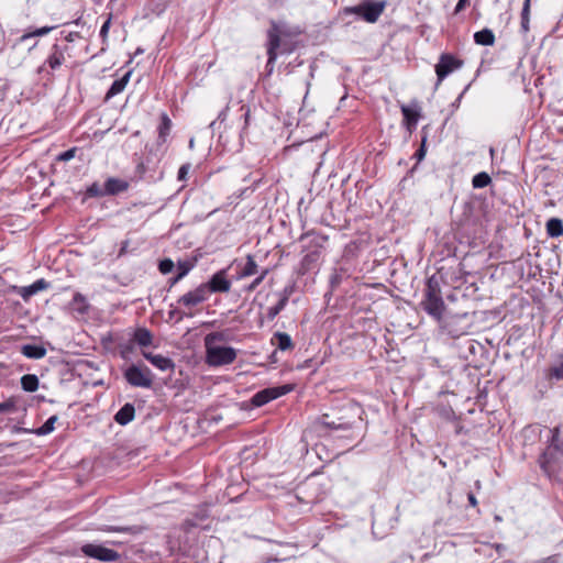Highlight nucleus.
Here are the masks:
<instances>
[{"label": "nucleus", "mask_w": 563, "mask_h": 563, "mask_svg": "<svg viewBox=\"0 0 563 563\" xmlns=\"http://www.w3.org/2000/svg\"><path fill=\"white\" fill-rule=\"evenodd\" d=\"M467 499H468V503H470L471 506L475 507L477 505L476 497L474 496L473 493H470L467 495Z\"/></svg>", "instance_id": "nucleus-49"}, {"label": "nucleus", "mask_w": 563, "mask_h": 563, "mask_svg": "<svg viewBox=\"0 0 563 563\" xmlns=\"http://www.w3.org/2000/svg\"><path fill=\"white\" fill-rule=\"evenodd\" d=\"M267 57H269V56L267 55ZM274 66H275V63L269 64V58H267L266 68H267L269 74L273 71Z\"/></svg>", "instance_id": "nucleus-54"}, {"label": "nucleus", "mask_w": 563, "mask_h": 563, "mask_svg": "<svg viewBox=\"0 0 563 563\" xmlns=\"http://www.w3.org/2000/svg\"><path fill=\"white\" fill-rule=\"evenodd\" d=\"M490 181V176L485 172H481L473 177L472 185L474 188L479 189L488 186Z\"/></svg>", "instance_id": "nucleus-31"}, {"label": "nucleus", "mask_w": 563, "mask_h": 563, "mask_svg": "<svg viewBox=\"0 0 563 563\" xmlns=\"http://www.w3.org/2000/svg\"><path fill=\"white\" fill-rule=\"evenodd\" d=\"M170 128H172V121L167 117V114L164 113L162 115V122H161V124L158 126V139L162 142H165L166 136L169 134Z\"/></svg>", "instance_id": "nucleus-30"}, {"label": "nucleus", "mask_w": 563, "mask_h": 563, "mask_svg": "<svg viewBox=\"0 0 563 563\" xmlns=\"http://www.w3.org/2000/svg\"><path fill=\"white\" fill-rule=\"evenodd\" d=\"M547 232L551 238H558L563 235V222L561 219L551 218L547 222Z\"/></svg>", "instance_id": "nucleus-28"}, {"label": "nucleus", "mask_w": 563, "mask_h": 563, "mask_svg": "<svg viewBox=\"0 0 563 563\" xmlns=\"http://www.w3.org/2000/svg\"><path fill=\"white\" fill-rule=\"evenodd\" d=\"M128 246H129V241H124L122 243V246H121L120 252H119L120 256L123 255L126 252Z\"/></svg>", "instance_id": "nucleus-51"}, {"label": "nucleus", "mask_w": 563, "mask_h": 563, "mask_svg": "<svg viewBox=\"0 0 563 563\" xmlns=\"http://www.w3.org/2000/svg\"><path fill=\"white\" fill-rule=\"evenodd\" d=\"M15 446V443L14 442H11V443H0V452H4L7 449H10V448H14Z\"/></svg>", "instance_id": "nucleus-48"}, {"label": "nucleus", "mask_w": 563, "mask_h": 563, "mask_svg": "<svg viewBox=\"0 0 563 563\" xmlns=\"http://www.w3.org/2000/svg\"><path fill=\"white\" fill-rule=\"evenodd\" d=\"M40 385L38 377L35 374H25L21 377V387L24 391L33 393Z\"/></svg>", "instance_id": "nucleus-26"}, {"label": "nucleus", "mask_w": 563, "mask_h": 563, "mask_svg": "<svg viewBox=\"0 0 563 563\" xmlns=\"http://www.w3.org/2000/svg\"><path fill=\"white\" fill-rule=\"evenodd\" d=\"M69 49L68 45L53 44L45 62L37 68V74L46 73L49 76L53 75L54 71L58 70L66 63Z\"/></svg>", "instance_id": "nucleus-6"}, {"label": "nucleus", "mask_w": 563, "mask_h": 563, "mask_svg": "<svg viewBox=\"0 0 563 563\" xmlns=\"http://www.w3.org/2000/svg\"><path fill=\"white\" fill-rule=\"evenodd\" d=\"M228 111H229V107H225V108H224V109H223V110L218 114L217 120H214V121H212V122L210 123V128H211V129H214L218 122H220V123H221V122H224V121H225V119H227V117H228Z\"/></svg>", "instance_id": "nucleus-41"}, {"label": "nucleus", "mask_w": 563, "mask_h": 563, "mask_svg": "<svg viewBox=\"0 0 563 563\" xmlns=\"http://www.w3.org/2000/svg\"><path fill=\"white\" fill-rule=\"evenodd\" d=\"M48 287L49 283L41 278L29 286H13L12 289L15 294L20 295L24 301H27L32 296Z\"/></svg>", "instance_id": "nucleus-14"}, {"label": "nucleus", "mask_w": 563, "mask_h": 563, "mask_svg": "<svg viewBox=\"0 0 563 563\" xmlns=\"http://www.w3.org/2000/svg\"><path fill=\"white\" fill-rule=\"evenodd\" d=\"M463 62L461 59L455 58L451 54H442L439 58L438 64L435 65V73L438 77L437 86L442 82V80L448 77L454 70L461 68Z\"/></svg>", "instance_id": "nucleus-10"}, {"label": "nucleus", "mask_w": 563, "mask_h": 563, "mask_svg": "<svg viewBox=\"0 0 563 563\" xmlns=\"http://www.w3.org/2000/svg\"><path fill=\"white\" fill-rule=\"evenodd\" d=\"M342 415L335 417L334 415L324 413L319 418L318 427L320 429L330 430H345L353 426V419H362L364 410L354 401H349L342 407Z\"/></svg>", "instance_id": "nucleus-3"}, {"label": "nucleus", "mask_w": 563, "mask_h": 563, "mask_svg": "<svg viewBox=\"0 0 563 563\" xmlns=\"http://www.w3.org/2000/svg\"><path fill=\"white\" fill-rule=\"evenodd\" d=\"M16 409V401L14 398H9L3 402H0V415L5 412H12Z\"/></svg>", "instance_id": "nucleus-35"}, {"label": "nucleus", "mask_w": 563, "mask_h": 563, "mask_svg": "<svg viewBox=\"0 0 563 563\" xmlns=\"http://www.w3.org/2000/svg\"><path fill=\"white\" fill-rule=\"evenodd\" d=\"M128 183L119 178H108L104 183V189L107 195H117L128 189Z\"/></svg>", "instance_id": "nucleus-20"}, {"label": "nucleus", "mask_w": 563, "mask_h": 563, "mask_svg": "<svg viewBox=\"0 0 563 563\" xmlns=\"http://www.w3.org/2000/svg\"><path fill=\"white\" fill-rule=\"evenodd\" d=\"M292 286H286L279 294V298H285V302H288L290 295L292 294Z\"/></svg>", "instance_id": "nucleus-44"}, {"label": "nucleus", "mask_w": 563, "mask_h": 563, "mask_svg": "<svg viewBox=\"0 0 563 563\" xmlns=\"http://www.w3.org/2000/svg\"><path fill=\"white\" fill-rule=\"evenodd\" d=\"M80 20L81 19L79 18V19L75 20L73 23L76 24V25H79L80 24Z\"/></svg>", "instance_id": "nucleus-59"}, {"label": "nucleus", "mask_w": 563, "mask_h": 563, "mask_svg": "<svg viewBox=\"0 0 563 563\" xmlns=\"http://www.w3.org/2000/svg\"><path fill=\"white\" fill-rule=\"evenodd\" d=\"M75 153H76V148L73 147V148H69L63 153H60L58 156H57V159L60 161V162H68L70 161L71 158L75 157Z\"/></svg>", "instance_id": "nucleus-40"}, {"label": "nucleus", "mask_w": 563, "mask_h": 563, "mask_svg": "<svg viewBox=\"0 0 563 563\" xmlns=\"http://www.w3.org/2000/svg\"><path fill=\"white\" fill-rule=\"evenodd\" d=\"M261 271L252 255L246 256V262L241 269V277H250L258 274Z\"/></svg>", "instance_id": "nucleus-27"}, {"label": "nucleus", "mask_w": 563, "mask_h": 563, "mask_svg": "<svg viewBox=\"0 0 563 563\" xmlns=\"http://www.w3.org/2000/svg\"><path fill=\"white\" fill-rule=\"evenodd\" d=\"M292 387L290 385L264 388L253 395V397L251 398V404L254 407H262L268 404L269 401L290 393Z\"/></svg>", "instance_id": "nucleus-9"}, {"label": "nucleus", "mask_w": 563, "mask_h": 563, "mask_svg": "<svg viewBox=\"0 0 563 563\" xmlns=\"http://www.w3.org/2000/svg\"><path fill=\"white\" fill-rule=\"evenodd\" d=\"M474 41L478 45L492 46L495 43V35L492 30L483 29L474 34Z\"/></svg>", "instance_id": "nucleus-24"}, {"label": "nucleus", "mask_w": 563, "mask_h": 563, "mask_svg": "<svg viewBox=\"0 0 563 563\" xmlns=\"http://www.w3.org/2000/svg\"><path fill=\"white\" fill-rule=\"evenodd\" d=\"M111 25V14L108 16V19L104 21L100 29V37L102 38V43L106 44L108 40V33Z\"/></svg>", "instance_id": "nucleus-38"}, {"label": "nucleus", "mask_w": 563, "mask_h": 563, "mask_svg": "<svg viewBox=\"0 0 563 563\" xmlns=\"http://www.w3.org/2000/svg\"><path fill=\"white\" fill-rule=\"evenodd\" d=\"M124 378L133 387L151 388L153 376L151 369L143 365H131L124 372Z\"/></svg>", "instance_id": "nucleus-7"}, {"label": "nucleus", "mask_w": 563, "mask_h": 563, "mask_svg": "<svg viewBox=\"0 0 563 563\" xmlns=\"http://www.w3.org/2000/svg\"><path fill=\"white\" fill-rule=\"evenodd\" d=\"M243 115H244L245 124H247L249 118H250V109L249 108L246 109V111Z\"/></svg>", "instance_id": "nucleus-55"}, {"label": "nucleus", "mask_w": 563, "mask_h": 563, "mask_svg": "<svg viewBox=\"0 0 563 563\" xmlns=\"http://www.w3.org/2000/svg\"><path fill=\"white\" fill-rule=\"evenodd\" d=\"M81 551L86 556L97 559L101 562H114L120 558L118 552L100 544H85L81 547Z\"/></svg>", "instance_id": "nucleus-11"}, {"label": "nucleus", "mask_w": 563, "mask_h": 563, "mask_svg": "<svg viewBox=\"0 0 563 563\" xmlns=\"http://www.w3.org/2000/svg\"><path fill=\"white\" fill-rule=\"evenodd\" d=\"M268 272V268L261 269L260 275L251 283L247 289L251 291L256 289L258 285L264 280V278L267 276Z\"/></svg>", "instance_id": "nucleus-37"}, {"label": "nucleus", "mask_w": 563, "mask_h": 563, "mask_svg": "<svg viewBox=\"0 0 563 563\" xmlns=\"http://www.w3.org/2000/svg\"><path fill=\"white\" fill-rule=\"evenodd\" d=\"M421 307L430 317L437 321H441L445 305L438 283H434L432 279L428 280Z\"/></svg>", "instance_id": "nucleus-5"}, {"label": "nucleus", "mask_w": 563, "mask_h": 563, "mask_svg": "<svg viewBox=\"0 0 563 563\" xmlns=\"http://www.w3.org/2000/svg\"><path fill=\"white\" fill-rule=\"evenodd\" d=\"M470 0H459L455 9H454V12L455 13H459L461 12L467 4H468Z\"/></svg>", "instance_id": "nucleus-46"}, {"label": "nucleus", "mask_w": 563, "mask_h": 563, "mask_svg": "<svg viewBox=\"0 0 563 563\" xmlns=\"http://www.w3.org/2000/svg\"><path fill=\"white\" fill-rule=\"evenodd\" d=\"M142 355L156 368L163 372H173L175 368V363L172 358L166 357L161 354H153L151 352L143 351Z\"/></svg>", "instance_id": "nucleus-15"}, {"label": "nucleus", "mask_w": 563, "mask_h": 563, "mask_svg": "<svg viewBox=\"0 0 563 563\" xmlns=\"http://www.w3.org/2000/svg\"><path fill=\"white\" fill-rule=\"evenodd\" d=\"M80 37V34L79 32H69L66 36H65V40L66 42L68 43H73L75 42L77 38Z\"/></svg>", "instance_id": "nucleus-45"}, {"label": "nucleus", "mask_w": 563, "mask_h": 563, "mask_svg": "<svg viewBox=\"0 0 563 563\" xmlns=\"http://www.w3.org/2000/svg\"><path fill=\"white\" fill-rule=\"evenodd\" d=\"M530 1L531 0H525L522 11H521V30L522 32L527 33L529 31V23H530Z\"/></svg>", "instance_id": "nucleus-29"}, {"label": "nucleus", "mask_w": 563, "mask_h": 563, "mask_svg": "<svg viewBox=\"0 0 563 563\" xmlns=\"http://www.w3.org/2000/svg\"><path fill=\"white\" fill-rule=\"evenodd\" d=\"M468 86L464 89V91L459 96L457 101H460L464 95V92L467 90Z\"/></svg>", "instance_id": "nucleus-58"}, {"label": "nucleus", "mask_w": 563, "mask_h": 563, "mask_svg": "<svg viewBox=\"0 0 563 563\" xmlns=\"http://www.w3.org/2000/svg\"><path fill=\"white\" fill-rule=\"evenodd\" d=\"M20 351L25 357L31 360H41L46 355V349L43 345L24 344Z\"/></svg>", "instance_id": "nucleus-19"}, {"label": "nucleus", "mask_w": 563, "mask_h": 563, "mask_svg": "<svg viewBox=\"0 0 563 563\" xmlns=\"http://www.w3.org/2000/svg\"><path fill=\"white\" fill-rule=\"evenodd\" d=\"M551 440L543 453L540 456V467L548 475H551L556 463L563 457V442L560 440L559 428L550 429Z\"/></svg>", "instance_id": "nucleus-4"}, {"label": "nucleus", "mask_w": 563, "mask_h": 563, "mask_svg": "<svg viewBox=\"0 0 563 563\" xmlns=\"http://www.w3.org/2000/svg\"><path fill=\"white\" fill-rule=\"evenodd\" d=\"M130 76H131V71H128L123 77L114 80L112 82L111 87L109 88V90L106 95V98L110 99L111 97L122 92L125 89V87L130 80Z\"/></svg>", "instance_id": "nucleus-23"}, {"label": "nucleus", "mask_w": 563, "mask_h": 563, "mask_svg": "<svg viewBox=\"0 0 563 563\" xmlns=\"http://www.w3.org/2000/svg\"><path fill=\"white\" fill-rule=\"evenodd\" d=\"M209 297V289L206 286L199 285L196 289L186 292L178 299V303L187 308L196 307Z\"/></svg>", "instance_id": "nucleus-12"}, {"label": "nucleus", "mask_w": 563, "mask_h": 563, "mask_svg": "<svg viewBox=\"0 0 563 563\" xmlns=\"http://www.w3.org/2000/svg\"><path fill=\"white\" fill-rule=\"evenodd\" d=\"M211 292H228L231 289V282L227 278V272L221 269L212 275L207 284H202Z\"/></svg>", "instance_id": "nucleus-13"}, {"label": "nucleus", "mask_w": 563, "mask_h": 563, "mask_svg": "<svg viewBox=\"0 0 563 563\" xmlns=\"http://www.w3.org/2000/svg\"><path fill=\"white\" fill-rule=\"evenodd\" d=\"M87 195L89 197H101V196L107 195L106 194V189H104V185L100 186L99 184L93 183L91 186H89L87 188Z\"/></svg>", "instance_id": "nucleus-34"}, {"label": "nucleus", "mask_w": 563, "mask_h": 563, "mask_svg": "<svg viewBox=\"0 0 563 563\" xmlns=\"http://www.w3.org/2000/svg\"><path fill=\"white\" fill-rule=\"evenodd\" d=\"M176 277L178 278V280H180L181 278L185 277V275H184V273L177 272Z\"/></svg>", "instance_id": "nucleus-57"}, {"label": "nucleus", "mask_w": 563, "mask_h": 563, "mask_svg": "<svg viewBox=\"0 0 563 563\" xmlns=\"http://www.w3.org/2000/svg\"><path fill=\"white\" fill-rule=\"evenodd\" d=\"M178 278L175 276L173 278H170L169 283H170V286H174L176 283H178Z\"/></svg>", "instance_id": "nucleus-56"}, {"label": "nucleus", "mask_w": 563, "mask_h": 563, "mask_svg": "<svg viewBox=\"0 0 563 563\" xmlns=\"http://www.w3.org/2000/svg\"><path fill=\"white\" fill-rule=\"evenodd\" d=\"M134 416H135L134 405L131 402H126L114 415V421L121 426H126L134 419Z\"/></svg>", "instance_id": "nucleus-18"}, {"label": "nucleus", "mask_w": 563, "mask_h": 563, "mask_svg": "<svg viewBox=\"0 0 563 563\" xmlns=\"http://www.w3.org/2000/svg\"><path fill=\"white\" fill-rule=\"evenodd\" d=\"M191 269V265L187 262H179L177 265V272L184 273L186 276Z\"/></svg>", "instance_id": "nucleus-43"}, {"label": "nucleus", "mask_w": 563, "mask_h": 563, "mask_svg": "<svg viewBox=\"0 0 563 563\" xmlns=\"http://www.w3.org/2000/svg\"><path fill=\"white\" fill-rule=\"evenodd\" d=\"M174 267H175V264L169 258L162 260L158 264L159 272L164 275L173 272Z\"/></svg>", "instance_id": "nucleus-36"}, {"label": "nucleus", "mask_w": 563, "mask_h": 563, "mask_svg": "<svg viewBox=\"0 0 563 563\" xmlns=\"http://www.w3.org/2000/svg\"><path fill=\"white\" fill-rule=\"evenodd\" d=\"M302 33L298 25H290L285 21H272L267 30V55L269 64L276 63L278 54H290L295 51L294 38Z\"/></svg>", "instance_id": "nucleus-1"}, {"label": "nucleus", "mask_w": 563, "mask_h": 563, "mask_svg": "<svg viewBox=\"0 0 563 563\" xmlns=\"http://www.w3.org/2000/svg\"><path fill=\"white\" fill-rule=\"evenodd\" d=\"M56 26H42L37 27L31 31L25 32L23 35H21L12 45V48L16 47L20 44H23L25 42L32 41L35 37L45 36L48 33H51Z\"/></svg>", "instance_id": "nucleus-17"}, {"label": "nucleus", "mask_w": 563, "mask_h": 563, "mask_svg": "<svg viewBox=\"0 0 563 563\" xmlns=\"http://www.w3.org/2000/svg\"><path fill=\"white\" fill-rule=\"evenodd\" d=\"M341 283V275L339 273H334L332 276H331V285L332 286H336Z\"/></svg>", "instance_id": "nucleus-47"}, {"label": "nucleus", "mask_w": 563, "mask_h": 563, "mask_svg": "<svg viewBox=\"0 0 563 563\" xmlns=\"http://www.w3.org/2000/svg\"><path fill=\"white\" fill-rule=\"evenodd\" d=\"M426 142H427V137L423 136L422 137V142H421V146L417 150V152L415 153L413 157L418 161V162H421L424 156H426V153H427V150H426Z\"/></svg>", "instance_id": "nucleus-39"}, {"label": "nucleus", "mask_w": 563, "mask_h": 563, "mask_svg": "<svg viewBox=\"0 0 563 563\" xmlns=\"http://www.w3.org/2000/svg\"><path fill=\"white\" fill-rule=\"evenodd\" d=\"M386 7L385 1L365 0L350 9V12L362 16L368 23H375Z\"/></svg>", "instance_id": "nucleus-8"}, {"label": "nucleus", "mask_w": 563, "mask_h": 563, "mask_svg": "<svg viewBox=\"0 0 563 563\" xmlns=\"http://www.w3.org/2000/svg\"><path fill=\"white\" fill-rule=\"evenodd\" d=\"M12 432L19 433V432H31V431L27 429L20 428V427H13Z\"/></svg>", "instance_id": "nucleus-53"}, {"label": "nucleus", "mask_w": 563, "mask_h": 563, "mask_svg": "<svg viewBox=\"0 0 563 563\" xmlns=\"http://www.w3.org/2000/svg\"><path fill=\"white\" fill-rule=\"evenodd\" d=\"M189 169H190L189 164L181 165L180 168L178 169V174H177L178 180H180V181L186 180Z\"/></svg>", "instance_id": "nucleus-42"}, {"label": "nucleus", "mask_w": 563, "mask_h": 563, "mask_svg": "<svg viewBox=\"0 0 563 563\" xmlns=\"http://www.w3.org/2000/svg\"><path fill=\"white\" fill-rule=\"evenodd\" d=\"M223 332H212L206 335V363L212 367L232 364L236 358V350L231 346L214 345L217 341H224Z\"/></svg>", "instance_id": "nucleus-2"}, {"label": "nucleus", "mask_w": 563, "mask_h": 563, "mask_svg": "<svg viewBox=\"0 0 563 563\" xmlns=\"http://www.w3.org/2000/svg\"><path fill=\"white\" fill-rule=\"evenodd\" d=\"M286 305L287 302H285V298H279L275 306L267 309V318L269 320H274L280 313V311L284 310Z\"/></svg>", "instance_id": "nucleus-33"}, {"label": "nucleus", "mask_w": 563, "mask_h": 563, "mask_svg": "<svg viewBox=\"0 0 563 563\" xmlns=\"http://www.w3.org/2000/svg\"><path fill=\"white\" fill-rule=\"evenodd\" d=\"M545 377L549 380H562L563 379V354L558 355L553 365H551L547 372Z\"/></svg>", "instance_id": "nucleus-21"}, {"label": "nucleus", "mask_w": 563, "mask_h": 563, "mask_svg": "<svg viewBox=\"0 0 563 563\" xmlns=\"http://www.w3.org/2000/svg\"><path fill=\"white\" fill-rule=\"evenodd\" d=\"M133 339L140 346H150L153 343V335L146 328L136 329Z\"/></svg>", "instance_id": "nucleus-25"}, {"label": "nucleus", "mask_w": 563, "mask_h": 563, "mask_svg": "<svg viewBox=\"0 0 563 563\" xmlns=\"http://www.w3.org/2000/svg\"><path fill=\"white\" fill-rule=\"evenodd\" d=\"M27 43H29L27 51H29V52H31L32 49H34V48L37 46L38 41H36V40H34V38H33V41H32V42H31V41H29Z\"/></svg>", "instance_id": "nucleus-50"}, {"label": "nucleus", "mask_w": 563, "mask_h": 563, "mask_svg": "<svg viewBox=\"0 0 563 563\" xmlns=\"http://www.w3.org/2000/svg\"><path fill=\"white\" fill-rule=\"evenodd\" d=\"M401 113L404 115V124L406 125L407 130L411 133L416 129L418 120L420 118V111L417 104L401 106Z\"/></svg>", "instance_id": "nucleus-16"}, {"label": "nucleus", "mask_w": 563, "mask_h": 563, "mask_svg": "<svg viewBox=\"0 0 563 563\" xmlns=\"http://www.w3.org/2000/svg\"><path fill=\"white\" fill-rule=\"evenodd\" d=\"M272 343L280 351H287L294 347L290 335L285 332H276L272 338Z\"/></svg>", "instance_id": "nucleus-22"}, {"label": "nucleus", "mask_w": 563, "mask_h": 563, "mask_svg": "<svg viewBox=\"0 0 563 563\" xmlns=\"http://www.w3.org/2000/svg\"><path fill=\"white\" fill-rule=\"evenodd\" d=\"M57 421V416L49 417L43 426H41L38 429L34 431L37 435H46L51 433L54 430V424Z\"/></svg>", "instance_id": "nucleus-32"}, {"label": "nucleus", "mask_w": 563, "mask_h": 563, "mask_svg": "<svg viewBox=\"0 0 563 563\" xmlns=\"http://www.w3.org/2000/svg\"><path fill=\"white\" fill-rule=\"evenodd\" d=\"M494 548L496 549V551L498 553H501V551H504L506 549V547L504 544H501V543L494 544Z\"/></svg>", "instance_id": "nucleus-52"}]
</instances>
